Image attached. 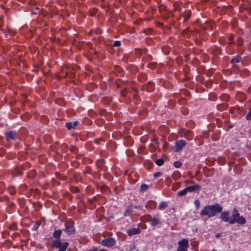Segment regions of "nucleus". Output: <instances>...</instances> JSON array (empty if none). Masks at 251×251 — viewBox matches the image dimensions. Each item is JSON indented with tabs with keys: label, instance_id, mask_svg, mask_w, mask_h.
I'll return each mask as SVG.
<instances>
[{
	"label": "nucleus",
	"instance_id": "f257e3e1",
	"mask_svg": "<svg viewBox=\"0 0 251 251\" xmlns=\"http://www.w3.org/2000/svg\"><path fill=\"white\" fill-rule=\"evenodd\" d=\"M222 207L219 203L204 206L200 212L201 216H207L208 218L214 217L217 213L222 211Z\"/></svg>",
	"mask_w": 251,
	"mask_h": 251
},
{
	"label": "nucleus",
	"instance_id": "f03ea898",
	"mask_svg": "<svg viewBox=\"0 0 251 251\" xmlns=\"http://www.w3.org/2000/svg\"><path fill=\"white\" fill-rule=\"evenodd\" d=\"M246 223L245 218L240 216L238 211L236 209H234L232 211V214L229 221V224H234L237 223L240 225H244Z\"/></svg>",
	"mask_w": 251,
	"mask_h": 251
},
{
	"label": "nucleus",
	"instance_id": "7ed1b4c3",
	"mask_svg": "<svg viewBox=\"0 0 251 251\" xmlns=\"http://www.w3.org/2000/svg\"><path fill=\"white\" fill-rule=\"evenodd\" d=\"M68 245V243H62L59 239L54 240L52 243V246L56 249H58L59 251H65Z\"/></svg>",
	"mask_w": 251,
	"mask_h": 251
},
{
	"label": "nucleus",
	"instance_id": "20e7f679",
	"mask_svg": "<svg viewBox=\"0 0 251 251\" xmlns=\"http://www.w3.org/2000/svg\"><path fill=\"white\" fill-rule=\"evenodd\" d=\"M177 251H187L189 248V241L187 239H183L178 243Z\"/></svg>",
	"mask_w": 251,
	"mask_h": 251
},
{
	"label": "nucleus",
	"instance_id": "39448f33",
	"mask_svg": "<svg viewBox=\"0 0 251 251\" xmlns=\"http://www.w3.org/2000/svg\"><path fill=\"white\" fill-rule=\"evenodd\" d=\"M116 241L114 238L112 237L107 238L101 241V244L103 246L106 247H111L115 245Z\"/></svg>",
	"mask_w": 251,
	"mask_h": 251
},
{
	"label": "nucleus",
	"instance_id": "423d86ee",
	"mask_svg": "<svg viewBox=\"0 0 251 251\" xmlns=\"http://www.w3.org/2000/svg\"><path fill=\"white\" fill-rule=\"evenodd\" d=\"M186 145V142L184 140L177 141L175 144V151L176 152L179 151Z\"/></svg>",
	"mask_w": 251,
	"mask_h": 251
},
{
	"label": "nucleus",
	"instance_id": "0eeeda50",
	"mask_svg": "<svg viewBox=\"0 0 251 251\" xmlns=\"http://www.w3.org/2000/svg\"><path fill=\"white\" fill-rule=\"evenodd\" d=\"M65 228L64 231L65 232L71 235L75 232V229L73 225L71 223H67L65 225Z\"/></svg>",
	"mask_w": 251,
	"mask_h": 251
},
{
	"label": "nucleus",
	"instance_id": "6e6552de",
	"mask_svg": "<svg viewBox=\"0 0 251 251\" xmlns=\"http://www.w3.org/2000/svg\"><path fill=\"white\" fill-rule=\"evenodd\" d=\"M220 218L225 222H228L230 220V213L228 211H223L221 213Z\"/></svg>",
	"mask_w": 251,
	"mask_h": 251
},
{
	"label": "nucleus",
	"instance_id": "1a4fd4ad",
	"mask_svg": "<svg viewBox=\"0 0 251 251\" xmlns=\"http://www.w3.org/2000/svg\"><path fill=\"white\" fill-rule=\"evenodd\" d=\"M201 186L199 184H196L193 186H188L186 188L188 192H199L201 190Z\"/></svg>",
	"mask_w": 251,
	"mask_h": 251
},
{
	"label": "nucleus",
	"instance_id": "9d476101",
	"mask_svg": "<svg viewBox=\"0 0 251 251\" xmlns=\"http://www.w3.org/2000/svg\"><path fill=\"white\" fill-rule=\"evenodd\" d=\"M140 229L139 228H132L131 229H129L127 231V234L129 236H132L133 235L138 234L140 233Z\"/></svg>",
	"mask_w": 251,
	"mask_h": 251
},
{
	"label": "nucleus",
	"instance_id": "9b49d317",
	"mask_svg": "<svg viewBox=\"0 0 251 251\" xmlns=\"http://www.w3.org/2000/svg\"><path fill=\"white\" fill-rule=\"evenodd\" d=\"M5 136L7 139L14 140L16 137V133L14 131H11L6 133Z\"/></svg>",
	"mask_w": 251,
	"mask_h": 251
},
{
	"label": "nucleus",
	"instance_id": "f8f14e48",
	"mask_svg": "<svg viewBox=\"0 0 251 251\" xmlns=\"http://www.w3.org/2000/svg\"><path fill=\"white\" fill-rule=\"evenodd\" d=\"M184 136L188 140H191L193 139V134L191 131L187 130L184 132Z\"/></svg>",
	"mask_w": 251,
	"mask_h": 251
},
{
	"label": "nucleus",
	"instance_id": "ddd939ff",
	"mask_svg": "<svg viewBox=\"0 0 251 251\" xmlns=\"http://www.w3.org/2000/svg\"><path fill=\"white\" fill-rule=\"evenodd\" d=\"M168 206V203L165 201H162L159 203L158 209L160 210H162L167 207Z\"/></svg>",
	"mask_w": 251,
	"mask_h": 251
},
{
	"label": "nucleus",
	"instance_id": "4468645a",
	"mask_svg": "<svg viewBox=\"0 0 251 251\" xmlns=\"http://www.w3.org/2000/svg\"><path fill=\"white\" fill-rule=\"evenodd\" d=\"M241 57L240 56H237L234 57L231 60V63L233 65L235 66L236 63H238L241 61Z\"/></svg>",
	"mask_w": 251,
	"mask_h": 251
},
{
	"label": "nucleus",
	"instance_id": "2eb2a0df",
	"mask_svg": "<svg viewBox=\"0 0 251 251\" xmlns=\"http://www.w3.org/2000/svg\"><path fill=\"white\" fill-rule=\"evenodd\" d=\"M104 160L102 159H99L96 162V165L98 168L102 169V167L104 165Z\"/></svg>",
	"mask_w": 251,
	"mask_h": 251
},
{
	"label": "nucleus",
	"instance_id": "dca6fc26",
	"mask_svg": "<svg viewBox=\"0 0 251 251\" xmlns=\"http://www.w3.org/2000/svg\"><path fill=\"white\" fill-rule=\"evenodd\" d=\"M160 223V220L157 218H153L151 221V225L152 226H155Z\"/></svg>",
	"mask_w": 251,
	"mask_h": 251
},
{
	"label": "nucleus",
	"instance_id": "f3484780",
	"mask_svg": "<svg viewBox=\"0 0 251 251\" xmlns=\"http://www.w3.org/2000/svg\"><path fill=\"white\" fill-rule=\"evenodd\" d=\"M62 233L61 230H55L53 233V236L54 238L59 239L60 237L61 234Z\"/></svg>",
	"mask_w": 251,
	"mask_h": 251
},
{
	"label": "nucleus",
	"instance_id": "a211bd4d",
	"mask_svg": "<svg viewBox=\"0 0 251 251\" xmlns=\"http://www.w3.org/2000/svg\"><path fill=\"white\" fill-rule=\"evenodd\" d=\"M133 212V210L131 207H129L127 208L124 213V216L126 217L130 216L132 213Z\"/></svg>",
	"mask_w": 251,
	"mask_h": 251
},
{
	"label": "nucleus",
	"instance_id": "6ab92c4d",
	"mask_svg": "<svg viewBox=\"0 0 251 251\" xmlns=\"http://www.w3.org/2000/svg\"><path fill=\"white\" fill-rule=\"evenodd\" d=\"M147 91L151 92L154 89V84L152 82H149L147 87Z\"/></svg>",
	"mask_w": 251,
	"mask_h": 251
},
{
	"label": "nucleus",
	"instance_id": "aec40b11",
	"mask_svg": "<svg viewBox=\"0 0 251 251\" xmlns=\"http://www.w3.org/2000/svg\"><path fill=\"white\" fill-rule=\"evenodd\" d=\"M148 188V185L146 184H143L140 186V191L142 192L147 191Z\"/></svg>",
	"mask_w": 251,
	"mask_h": 251
},
{
	"label": "nucleus",
	"instance_id": "412c9836",
	"mask_svg": "<svg viewBox=\"0 0 251 251\" xmlns=\"http://www.w3.org/2000/svg\"><path fill=\"white\" fill-rule=\"evenodd\" d=\"M187 192H188V191L186 190V188L185 189L178 192L177 195L179 196H185L187 194Z\"/></svg>",
	"mask_w": 251,
	"mask_h": 251
},
{
	"label": "nucleus",
	"instance_id": "4be33fe9",
	"mask_svg": "<svg viewBox=\"0 0 251 251\" xmlns=\"http://www.w3.org/2000/svg\"><path fill=\"white\" fill-rule=\"evenodd\" d=\"M155 163L159 166H162L164 163V160L162 159H159L155 161Z\"/></svg>",
	"mask_w": 251,
	"mask_h": 251
},
{
	"label": "nucleus",
	"instance_id": "5701e85b",
	"mask_svg": "<svg viewBox=\"0 0 251 251\" xmlns=\"http://www.w3.org/2000/svg\"><path fill=\"white\" fill-rule=\"evenodd\" d=\"M226 161L225 159L223 157H220L218 158V162L221 165H223Z\"/></svg>",
	"mask_w": 251,
	"mask_h": 251
},
{
	"label": "nucleus",
	"instance_id": "b1692460",
	"mask_svg": "<svg viewBox=\"0 0 251 251\" xmlns=\"http://www.w3.org/2000/svg\"><path fill=\"white\" fill-rule=\"evenodd\" d=\"M8 191L9 192V193L12 195L14 194L15 191V188L13 187H8Z\"/></svg>",
	"mask_w": 251,
	"mask_h": 251
},
{
	"label": "nucleus",
	"instance_id": "393cba45",
	"mask_svg": "<svg viewBox=\"0 0 251 251\" xmlns=\"http://www.w3.org/2000/svg\"><path fill=\"white\" fill-rule=\"evenodd\" d=\"M66 126L68 129L74 128L72 123H67L66 124Z\"/></svg>",
	"mask_w": 251,
	"mask_h": 251
},
{
	"label": "nucleus",
	"instance_id": "a878e982",
	"mask_svg": "<svg viewBox=\"0 0 251 251\" xmlns=\"http://www.w3.org/2000/svg\"><path fill=\"white\" fill-rule=\"evenodd\" d=\"M182 163L180 161H176L174 163V166L177 168L181 167Z\"/></svg>",
	"mask_w": 251,
	"mask_h": 251
},
{
	"label": "nucleus",
	"instance_id": "bb28decb",
	"mask_svg": "<svg viewBox=\"0 0 251 251\" xmlns=\"http://www.w3.org/2000/svg\"><path fill=\"white\" fill-rule=\"evenodd\" d=\"M221 98L225 100H228L229 99V96L226 94L221 96Z\"/></svg>",
	"mask_w": 251,
	"mask_h": 251
},
{
	"label": "nucleus",
	"instance_id": "cd10ccee",
	"mask_svg": "<svg viewBox=\"0 0 251 251\" xmlns=\"http://www.w3.org/2000/svg\"><path fill=\"white\" fill-rule=\"evenodd\" d=\"M194 203L197 208H199L200 206V202L199 200H195L194 202Z\"/></svg>",
	"mask_w": 251,
	"mask_h": 251
},
{
	"label": "nucleus",
	"instance_id": "c85d7f7f",
	"mask_svg": "<svg viewBox=\"0 0 251 251\" xmlns=\"http://www.w3.org/2000/svg\"><path fill=\"white\" fill-rule=\"evenodd\" d=\"M243 39L242 38H240V37H238V40L237 41V45L238 46H240V45H241L243 43Z\"/></svg>",
	"mask_w": 251,
	"mask_h": 251
},
{
	"label": "nucleus",
	"instance_id": "c756f323",
	"mask_svg": "<svg viewBox=\"0 0 251 251\" xmlns=\"http://www.w3.org/2000/svg\"><path fill=\"white\" fill-rule=\"evenodd\" d=\"M40 225V224L39 223L36 222L33 227V230H37L39 228Z\"/></svg>",
	"mask_w": 251,
	"mask_h": 251
},
{
	"label": "nucleus",
	"instance_id": "7c9ffc66",
	"mask_svg": "<svg viewBox=\"0 0 251 251\" xmlns=\"http://www.w3.org/2000/svg\"><path fill=\"white\" fill-rule=\"evenodd\" d=\"M246 119L248 120H251V109L246 116Z\"/></svg>",
	"mask_w": 251,
	"mask_h": 251
},
{
	"label": "nucleus",
	"instance_id": "2f4dec72",
	"mask_svg": "<svg viewBox=\"0 0 251 251\" xmlns=\"http://www.w3.org/2000/svg\"><path fill=\"white\" fill-rule=\"evenodd\" d=\"M161 175H162V174L160 172H157L153 174V176L155 178H157V177H159V176H161Z\"/></svg>",
	"mask_w": 251,
	"mask_h": 251
},
{
	"label": "nucleus",
	"instance_id": "473e14b6",
	"mask_svg": "<svg viewBox=\"0 0 251 251\" xmlns=\"http://www.w3.org/2000/svg\"><path fill=\"white\" fill-rule=\"evenodd\" d=\"M9 228L11 230H15L16 229V225L13 224L10 226Z\"/></svg>",
	"mask_w": 251,
	"mask_h": 251
},
{
	"label": "nucleus",
	"instance_id": "72a5a7b5",
	"mask_svg": "<svg viewBox=\"0 0 251 251\" xmlns=\"http://www.w3.org/2000/svg\"><path fill=\"white\" fill-rule=\"evenodd\" d=\"M121 45V42L120 41H115L114 44H113V46L114 47H118L120 45Z\"/></svg>",
	"mask_w": 251,
	"mask_h": 251
},
{
	"label": "nucleus",
	"instance_id": "f704fd0d",
	"mask_svg": "<svg viewBox=\"0 0 251 251\" xmlns=\"http://www.w3.org/2000/svg\"><path fill=\"white\" fill-rule=\"evenodd\" d=\"M73 124V127L75 128V126H76L78 124V122L75 121Z\"/></svg>",
	"mask_w": 251,
	"mask_h": 251
},
{
	"label": "nucleus",
	"instance_id": "c9c22d12",
	"mask_svg": "<svg viewBox=\"0 0 251 251\" xmlns=\"http://www.w3.org/2000/svg\"><path fill=\"white\" fill-rule=\"evenodd\" d=\"M194 183V181H188V180H185V183L186 185H187V184H189V183H192V184H193V183Z\"/></svg>",
	"mask_w": 251,
	"mask_h": 251
},
{
	"label": "nucleus",
	"instance_id": "e433bc0d",
	"mask_svg": "<svg viewBox=\"0 0 251 251\" xmlns=\"http://www.w3.org/2000/svg\"><path fill=\"white\" fill-rule=\"evenodd\" d=\"M233 38L232 36H231L229 38V44H232L233 43Z\"/></svg>",
	"mask_w": 251,
	"mask_h": 251
},
{
	"label": "nucleus",
	"instance_id": "4c0bfd02",
	"mask_svg": "<svg viewBox=\"0 0 251 251\" xmlns=\"http://www.w3.org/2000/svg\"><path fill=\"white\" fill-rule=\"evenodd\" d=\"M75 149H76L75 147H72L71 148V150L72 151L75 152Z\"/></svg>",
	"mask_w": 251,
	"mask_h": 251
},
{
	"label": "nucleus",
	"instance_id": "58836bf2",
	"mask_svg": "<svg viewBox=\"0 0 251 251\" xmlns=\"http://www.w3.org/2000/svg\"><path fill=\"white\" fill-rule=\"evenodd\" d=\"M172 189L174 191H176V188L175 186H172Z\"/></svg>",
	"mask_w": 251,
	"mask_h": 251
},
{
	"label": "nucleus",
	"instance_id": "ea45409f",
	"mask_svg": "<svg viewBox=\"0 0 251 251\" xmlns=\"http://www.w3.org/2000/svg\"><path fill=\"white\" fill-rule=\"evenodd\" d=\"M134 207L135 208H140L141 206H140V205H135V206H134Z\"/></svg>",
	"mask_w": 251,
	"mask_h": 251
},
{
	"label": "nucleus",
	"instance_id": "a19ab883",
	"mask_svg": "<svg viewBox=\"0 0 251 251\" xmlns=\"http://www.w3.org/2000/svg\"><path fill=\"white\" fill-rule=\"evenodd\" d=\"M197 244V243H192V246H195V245H196Z\"/></svg>",
	"mask_w": 251,
	"mask_h": 251
}]
</instances>
